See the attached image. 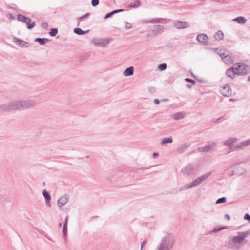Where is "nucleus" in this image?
I'll return each instance as SVG.
<instances>
[{"label":"nucleus","instance_id":"f257e3e1","mask_svg":"<svg viewBox=\"0 0 250 250\" xmlns=\"http://www.w3.org/2000/svg\"><path fill=\"white\" fill-rule=\"evenodd\" d=\"M248 67L243 63L234 64L233 65L228 68L226 72V75L231 79H234L236 75L244 76L248 73Z\"/></svg>","mask_w":250,"mask_h":250},{"label":"nucleus","instance_id":"f03ea898","mask_svg":"<svg viewBox=\"0 0 250 250\" xmlns=\"http://www.w3.org/2000/svg\"><path fill=\"white\" fill-rule=\"evenodd\" d=\"M174 242V236L172 234L167 233L162 238L157 249L158 250H169L172 248Z\"/></svg>","mask_w":250,"mask_h":250},{"label":"nucleus","instance_id":"7ed1b4c3","mask_svg":"<svg viewBox=\"0 0 250 250\" xmlns=\"http://www.w3.org/2000/svg\"><path fill=\"white\" fill-rule=\"evenodd\" d=\"M211 172H207L193 180L191 183L186 184L180 188V191L187 190L198 186L201 183L206 180L211 175Z\"/></svg>","mask_w":250,"mask_h":250},{"label":"nucleus","instance_id":"20e7f679","mask_svg":"<svg viewBox=\"0 0 250 250\" xmlns=\"http://www.w3.org/2000/svg\"><path fill=\"white\" fill-rule=\"evenodd\" d=\"M197 169V166L193 164H188L181 170V173L186 176L194 174Z\"/></svg>","mask_w":250,"mask_h":250},{"label":"nucleus","instance_id":"39448f33","mask_svg":"<svg viewBox=\"0 0 250 250\" xmlns=\"http://www.w3.org/2000/svg\"><path fill=\"white\" fill-rule=\"evenodd\" d=\"M21 110L29 109L35 107L37 104V102L34 99H26L20 101Z\"/></svg>","mask_w":250,"mask_h":250},{"label":"nucleus","instance_id":"423d86ee","mask_svg":"<svg viewBox=\"0 0 250 250\" xmlns=\"http://www.w3.org/2000/svg\"><path fill=\"white\" fill-rule=\"evenodd\" d=\"M91 42L96 46L104 47L110 43V40L107 38H93Z\"/></svg>","mask_w":250,"mask_h":250},{"label":"nucleus","instance_id":"0eeeda50","mask_svg":"<svg viewBox=\"0 0 250 250\" xmlns=\"http://www.w3.org/2000/svg\"><path fill=\"white\" fill-rule=\"evenodd\" d=\"M250 234L249 231L246 232H239L237 236H234L232 240L236 245H240L244 240Z\"/></svg>","mask_w":250,"mask_h":250},{"label":"nucleus","instance_id":"6e6552de","mask_svg":"<svg viewBox=\"0 0 250 250\" xmlns=\"http://www.w3.org/2000/svg\"><path fill=\"white\" fill-rule=\"evenodd\" d=\"M218 53L220 56L221 57L222 61L225 64H230L234 62V58L232 57V56L227 53L222 52V50H220V52Z\"/></svg>","mask_w":250,"mask_h":250},{"label":"nucleus","instance_id":"1a4fd4ad","mask_svg":"<svg viewBox=\"0 0 250 250\" xmlns=\"http://www.w3.org/2000/svg\"><path fill=\"white\" fill-rule=\"evenodd\" d=\"M238 140V139L236 137H230L223 142V144L224 146H229L228 153L232 152L230 151V148L232 146H235V145H233V144L236 142Z\"/></svg>","mask_w":250,"mask_h":250},{"label":"nucleus","instance_id":"9d476101","mask_svg":"<svg viewBox=\"0 0 250 250\" xmlns=\"http://www.w3.org/2000/svg\"><path fill=\"white\" fill-rule=\"evenodd\" d=\"M216 146V143L213 142H209L208 145L204 147L198 148V150L201 152H207L210 149H213Z\"/></svg>","mask_w":250,"mask_h":250},{"label":"nucleus","instance_id":"9b49d317","mask_svg":"<svg viewBox=\"0 0 250 250\" xmlns=\"http://www.w3.org/2000/svg\"><path fill=\"white\" fill-rule=\"evenodd\" d=\"M248 146L246 141H243L235 145V146H232L230 148V151L243 150Z\"/></svg>","mask_w":250,"mask_h":250},{"label":"nucleus","instance_id":"f8f14e48","mask_svg":"<svg viewBox=\"0 0 250 250\" xmlns=\"http://www.w3.org/2000/svg\"><path fill=\"white\" fill-rule=\"evenodd\" d=\"M221 92L223 96L229 97L232 94V90L229 85L226 84L222 87Z\"/></svg>","mask_w":250,"mask_h":250},{"label":"nucleus","instance_id":"ddd939ff","mask_svg":"<svg viewBox=\"0 0 250 250\" xmlns=\"http://www.w3.org/2000/svg\"><path fill=\"white\" fill-rule=\"evenodd\" d=\"M13 42L21 47L28 48L30 46L28 42L16 37L13 38Z\"/></svg>","mask_w":250,"mask_h":250},{"label":"nucleus","instance_id":"4468645a","mask_svg":"<svg viewBox=\"0 0 250 250\" xmlns=\"http://www.w3.org/2000/svg\"><path fill=\"white\" fill-rule=\"evenodd\" d=\"M10 111L21 110L20 101H15L8 103Z\"/></svg>","mask_w":250,"mask_h":250},{"label":"nucleus","instance_id":"2eb2a0df","mask_svg":"<svg viewBox=\"0 0 250 250\" xmlns=\"http://www.w3.org/2000/svg\"><path fill=\"white\" fill-rule=\"evenodd\" d=\"M69 196L67 194H64L63 196L60 198L57 201V204L59 207H62L65 205L68 202Z\"/></svg>","mask_w":250,"mask_h":250},{"label":"nucleus","instance_id":"dca6fc26","mask_svg":"<svg viewBox=\"0 0 250 250\" xmlns=\"http://www.w3.org/2000/svg\"><path fill=\"white\" fill-rule=\"evenodd\" d=\"M42 194H43L44 198L45 199L46 205L49 207H51V203L50 201H51V198L50 195V194L46 190H43L42 191Z\"/></svg>","mask_w":250,"mask_h":250},{"label":"nucleus","instance_id":"f3484780","mask_svg":"<svg viewBox=\"0 0 250 250\" xmlns=\"http://www.w3.org/2000/svg\"><path fill=\"white\" fill-rule=\"evenodd\" d=\"M188 23L186 21H175L174 27L177 29L185 28L188 26Z\"/></svg>","mask_w":250,"mask_h":250},{"label":"nucleus","instance_id":"a211bd4d","mask_svg":"<svg viewBox=\"0 0 250 250\" xmlns=\"http://www.w3.org/2000/svg\"><path fill=\"white\" fill-rule=\"evenodd\" d=\"M190 146V144L188 143H186L183 144H182L180 146L178 147L177 149V151L178 153L182 154L183 153L185 150L189 147Z\"/></svg>","mask_w":250,"mask_h":250},{"label":"nucleus","instance_id":"6ab92c4d","mask_svg":"<svg viewBox=\"0 0 250 250\" xmlns=\"http://www.w3.org/2000/svg\"><path fill=\"white\" fill-rule=\"evenodd\" d=\"M164 20L163 18H154L150 20H143L142 22L145 23H162Z\"/></svg>","mask_w":250,"mask_h":250},{"label":"nucleus","instance_id":"aec40b11","mask_svg":"<svg viewBox=\"0 0 250 250\" xmlns=\"http://www.w3.org/2000/svg\"><path fill=\"white\" fill-rule=\"evenodd\" d=\"M197 40L201 43H205L207 42L208 37L204 34H200L197 36Z\"/></svg>","mask_w":250,"mask_h":250},{"label":"nucleus","instance_id":"412c9836","mask_svg":"<svg viewBox=\"0 0 250 250\" xmlns=\"http://www.w3.org/2000/svg\"><path fill=\"white\" fill-rule=\"evenodd\" d=\"M227 246L228 248L234 250H238L241 248V246L240 245L238 246L236 245L234 242H233L232 239L228 242Z\"/></svg>","mask_w":250,"mask_h":250},{"label":"nucleus","instance_id":"4be33fe9","mask_svg":"<svg viewBox=\"0 0 250 250\" xmlns=\"http://www.w3.org/2000/svg\"><path fill=\"white\" fill-rule=\"evenodd\" d=\"M164 31V27L162 25H158L154 26L153 32L155 35H159L163 33Z\"/></svg>","mask_w":250,"mask_h":250},{"label":"nucleus","instance_id":"5701e85b","mask_svg":"<svg viewBox=\"0 0 250 250\" xmlns=\"http://www.w3.org/2000/svg\"><path fill=\"white\" fill-rule=\"evenodd\" d=\"M10 201V198L7 194L0 192V201L1 202H9Z\"/></svg>","mask_w":250,"mask_h":250},{"label":"nucleus","instance_id":"b1692460","mask_svg":"<svg viewBox=\"0 0 250 250\" xmlns=\"http://www.w3.org/2000/svg\"><path fill=\"white\" fill-rule=\"evenodd\" d=\"M174 120H178L184 118L185 115L182 112H177L171 115Z\"/></svg>","mask_w":250,"mask_h":250},{"label":"nucleus","instance_id":"393cba45","mask_svg":"<svg viewBox=\"0 0 250 250\" xmlns=\"http://www.w3.org/2000/svg\"><path fill=\"white\" fill-rule=\"evenodd\" d=\"M31 21V20L27 17H25V20H24L23 22L26 23L27 27L28 29H32L33 28L35 25V23L34 22H33L32 23H30Z\"/></svg>","mask_w":250,"mask_h":250},{"label":"nucleus","instance_id":"a878e982","mask_svg":"<svg viewBox=\"0 0 250 250\" xmlns=\"http://www.w3.org/2000/svg\"><path fill=\"white\" fill-rule=\"evenodd\" d=\"M134 68L132 66L127 68L123 72V74L125 76H131L133 74Z\"/></svg>","mask_w":250,"mask_h":250},{"label":"nucleus","instance_id":"bb28decb","mask_svg":"<svg viewBox=\"0 0 250 250\" xmlns=\"http://www.w3.org/2000/svg\"><path fill=\"white\" fill-rule=\"evenodd\" d=\"M233 21L239 24H245L247 22V19L242 16L238 17L234 19Z\"/></svg>","mask_w":250,"mask_h":250},{"label":"nucleus","instance_id":"cd10ccee","mask_svg":"<svg viewBox=\"0 0 250 250\" xmlns=\"http://www.w3.org/2000/svg\"><path fill=\"white\" fill-rule=\"evenodd\" d=\"M173 142V139L171 137H166L163 139L161 142V144L163 146L165 145L167 143H171Z\"/></svg>","mask_w":250,"mask_h":250},{"label":"nucleus","instance_id":"c85d7f7f","mask_svg":"<svg viewBox=\"0 0 250 250\" xmlns=\"http://www.w3.org/2000/svg\"><path fill=\"white\" fill-rule=\"evenodd\" d=\"M214 38L217 40H220L223 39L224 37V34L223 33L219 30L215 34H214Z\"/></svg>","mask_w":250,"mask_h":250},{"label":"nucleus","instance_id":"c756f323","mask_svg":"<svg viewBox=\"0 0 250 250\" xmlns=\"http://www.w3.org/2000/svg\"><path fill=\"white\" fill-rule=\"evenodd\" d=\"M49 40L47 38H37L35 39V41L38 42L40 45H44L45 44L46 42Z\"/></svg>","mask_w":250,"mask_h":250},{"label":"nucleus","instance_id":"7c9ffc66","mask_svg":"<svg viewBox=\"0 0 250 250\" xmlns=\"http://www.w3.org/2000/svg\"><path fill=\"white\" fill-rule=\"evenodd\" d=\"M89 30H87L86 31H83L81 28H75L74 30V32L75 33L78 34V35H84L85 33L88 32Z\"/></svg>","mask_w":250,"mask_h":250},{"label":"nucleus","instance_id":"2f4dec72","mask_svg":"<svg viewBox=\"0 0 250 250\" xmlns=\"http://www.w3.org/2000/svg\"><path fill=\"white\" fill-rule=\"evenodd\" d=\"M0 110L3 112L10 111L9 104H4L0 105Z\"/></svg>","mask_w":250,"mask_h":250},{"label":"nucleus","instance_id":"473e14b6","mask_svg":"<svg viewBox=\"0 0 250 250\" xmlns=\"http://www.w3.org/2000/svg\"><path fill=\"white\" fill-rule=\"evenodd\" d=\"M140 1L138 0L134 1L133 3L129 4V6L131 8H137L140 6Z\"/></svg>","mask_w":250,"mask_h":250},{"label":"nucleus","instance_id":"72a5a7b5","mask_svg":"<svg viewBox=\"0 0 250 250\" xmlns=\"http://www.w3.org/2000/svg\"><path fill=\"white\" fill-rule=\"evenodd\" d=\"M67 232V225H66V223H63V236L65 239L66 237Z\"/></svg>","mask_w":250,"mask_h":250},{"label":"nucleus","instance_id":"f704fd0d","mask_svg":"<svg viewBox=\"0 0 250 250\" xmlns=\"http://www.w3.org/2000/svg\"><path fill=\"white\" fill-rule=\"evenodd\" d=\"M58 33V29L57 28L51 29L49 32V34L51 36H55Z\"/></svg>","mask_w":250,"mask_h":250},{"label":"nucleus","instance_id":"c9c22d12","mask_svg":"<svg viewBox=\"0 0 250 250\" xmlns=\"http://www.w3.org/2000/svg\"><path fill=\"white\" fill-rule=\"evenodd\" d=\"M167 68V64L162 63L158 65V69L160 71H164Z\"/></svg>","mask_w":250,"mask_h":250},{"label":"nucleus","instance_id":"e433bc0d","mask_svg":"<svg viewBox=\"0 0 250 250\" xmlns=\"http://www.w3.org/2000/svg\"><path fill=\"white\" fill-rule=\"evenodd\" d=\"M226 201V197H222L217 199L216 201V204H220L222 203H225Z\"/></svg>","mask_w":250,"mask_h":250},{"label":"nucleus","instance_id":"4c0bfd02","mask_svg":"<svg viewBox=\"0 0 250 250\" xmlns=\"http://www.w3.org/2000/svg\"><path fill=\"white\" fill-rule=\"evenodd\" d=\"M25 17H26L21 14H19L18 15L17 18L19 21L23 22L24 20H25Z\"/></svg>","mask_w":250,"mask_h":250},{"label":"nucleus","instance_id":"58836bf2","mask_svg":"<svg viewBox=\"0 0 250 250\" xmlns=\"http://www.w3.org/2000/svg\"><path fill=\"white\" fill-rule=\"evenodd\" d=\"M238 172L240 174H243L246 172V170L244 168L241 167L238 168Z\"/></svg>","mask_w":250,"mask_h":250},{"label":"nucleus","instance_id":"ea45409f","mask_svg":"<svg viewBox=\"0 0 250 250\" xmlns=\"http://www.w3.org/2000/svg\"><path fill=\"white\" fill-rule=\"evenodd\" d=\"M99 0H92L91 4L95 7L99 4Z\"/></svg>","mask_w":250,"mask_h":250},{"label":"nucleus","instance_id":"a19ab883","mask_svg":"<svg viewBox=\"0 0 250 250\" xmlns=\"http://www.w3.org/2000/svg\"><path fill=\"white\" fill-rule=\"evenodd\" d=\"M89 16H90V14L89 13H86L84 16H82V17L79 18V20L80 21H82L83 20H84L85 18H87L88 17H89Z\"/></svg>","mask_w":250,"mask_h":250},{"label":"nucleus","instance_id":"79ce46f5","mask_svg":"<svg viewBox=\"0 0 250 250\" xmlns=\"http://www.w3.org/2000/svg\"><path fill=\"white\" fill-rule=\"evenodd\" d=\"M125 27L126 28V29H130L132 28V25L130 23H128L127 22H125Z\"/></svg>","mask_w":250,"mask_h":250},{"label":"nucleus","instance_id":"37998d69","mask_svg":"<svg viewBox=\"0 0 250 250\" xmlns=\"http://www.w3.org/2000/svg\"><path fill=\"white\" fill-rule=\"evenodd\" d=\"M244 218L245 220H248L249 222H250V215L248 213L245 214Z\"/></svg>","mask_w":250,"mask_h":250},{"label":"nucleus","instance_id":"c03bdc74","mask_svg":"<svg viewBox=\"0 0 250 250\" xmlns=\"http://www.w3.org/2000/svg\"><path fill=\"white\" fill-rule=\"evenodd\" d=\"M41 26H42V27L43 28V29H47L48 26V25L47 23H45V22H42L41 24Z\"/></svg>","mask_w":250,"mask_h":250},{"label":"nucleus","instance_id":"a18cd8bd","mask_svg":"<svg viewBox=\"0 0 250 250\" xmlns=\"http://www.w3.org/2000/svg\"><path fill=\"white\" fill-rule=\"evenodd\" d=\"M185 81L186 82H190L193 84H195V82L193 80H192V79H189V78H186L185 79Z\"/></svg>","mask_w":250,"mask_h":250},{"label":"nucleus","instance_id":"49530a36","mask_svg":"<svg viewBox=\"0 0 250 250\" xmlns=\"http://www.w3.org/2000/svg\"><path fill=\"white\" fill-rule=\"evenodd\" d=\"M113 15V14H112V12H110V13H108L107 14H106L105 16V19H107L108 18H110Z\"/></svg>","mask_w":250,"mask_h":250},{"label":"nucleus","instance_id":"de8ad7c7","mask_svg":"<svg viewBox=\"0 0 250 250\" xmlns=\"http://www.w3.org/2000/svg\"><path fill=\"white\" fill-rule=\"evenodd\" d=\"M148 90L150 92H153L155 91V88L154 87H150L148 88Z\"/></svg>","mask_w":250,"mask_h":250},{"label":"nucleus","instance_id":"09e8293b","mask_svg":"<svg viewBox=\"0 0 250 250\" xmlns=\"http://www.w3.org/2000/svg\"><path fill=\"white\" fill-rule=\"evenodd\" d=\"M146 243V241H144L141 243V250H143V246L145 245Z\"/></svg>","mask_w":250,"mask_h":250},{"label":"nucleus","instance_id":"8fccbe9b","mask_svg":"<svg viewBox=\"0 0 250 250\" xmlns=\"http://www.w3.org/2000/svg\"><path fill=\"white\" fill-rule=\"evenodd\" d=\"M153 102L155 104H158L160 103L159 100L157 99H154Z\"/></svg>","mask_w":250,"mask_h":250},{"label":"nucleus","instance_id":"3c124183","mask_svg":"<svg viewBox=\"0 0 250 250\" xmlns=\"http://www.w3.org/2000/svg\"><path fill=\"white\" fill-rule=\"evenodd\" d=\"M225 218L226 219H227L228 220H230V216L228 214H225Z\"/></svg>","mask_w":250,"mask_h":250},{"label":"nucleus","instance_id":"603ef678","mask_svg":"<svg viewBox=\"0 0 250 250\" xmlns=\"http://www.w3.org/2000/svg\"><path fill=\"white\" fill-rule=\"evenodd\" d=\"M159 154L156 152H154L153 154V157L155 158L158 156Z\"/></svg>","mask_w":250,"mask_h":250},{"label":"nucleus","instance_id":"864d4df0","mask_svg":"<svg viewBox=\"0 0 250 250\" xmlns=\"http://www.w3.org/2000/svg\"><path fill=\"white\" fill-rule=\"evenodd\" d=\"M67 222H68V216H66L65 217L64 223H66V225H67Z\"/></svg>","mask_w":250,"mask_h":250},{"label":"nucleus","instance_id":"5fc2aeb1","mask_svg":"<svg viewBox=\"0 0 250 250\" xmlns=\"http://www.w3.org/2000/svg\"><path fill=\"white\" fill-rule=\"evenodd\" d=\"M111 12L113 15L114 14L117 13L118 11H117V10H115L112 11Z\"/></svg>","mask_w":250,"mask_h":250},{"label":"nucleus","instance_id":"6e6d98bb","mask_svg":"<svg viewBox=\"0 0 250 250\" xmlns=\"http://www.w3.org/2000/svg\"><path fill=\"white\" fill-rule=\"evenodd\" d=\"M247 143V145L248 146L249 145H250V139H249V140H246Z\"/></svg>","mask_w":250,"mask_h":250},{"label":"nucleus","instance_id":"4d7b16f0","mask_svg":"<svg viewBox=\"0 0 250 250\" xmlns=\"http://www.w3.org/2000/svg\"><path fill=\"white\" fill-rule=\"evenodd\" d=\"M124 11V9H118V10H117L118 13H119V12H123V11Z\"/></svg>","mask_w":250,"mask_h":250},{"label":"nucleus","instance_id":"13d9d810","mask_svg":"<svg viewBox=\"0 0 250 250\" xmlns=\"http://www.w3.org/2000/svg\"><path fill=\"white\" fill-rule=\"evenodd\" d=\"M223 118V117H220L217 119V120L215 121L216 123L218 122L220 120H221Z\"/></svg>","mask_w":250,"mask_h":250},{"label":"nucleus","instance_id":"bf43d9fd","mask_svg":"<svg viewBox=\"0 0 250 250\" xmlns=\"http://www.w3.org/2000/svg\"><path fill=\"white\" fill-rule=\"evenodd\" d=\"M187 87H188V88H190V87H191V86L190 84H187Z\"/></svg>","mask_w":250,"mask_h":250},{"label":"nucleus","instance_id":"052dcab7","mask_svg":"<svg viewBox=\"0 0 250 250\" xmlns=\"http://www.w3.org/2000/svg\"><path fill=\"white\" fill-rule=\"evenodd\" d=\"M248 81L250 82V76H249V77L248 78Z\"/></svg>","mask_w":250,"mask_h":250},{"label":"nucleus","instance_id":"680f3d73","mask_svg":"<svg viewBox=\"0 0 250 250\" xmlns=\"http://www.w3.org/2000/svg\"><path fill=\"white\" fill-rule=\"evenodd\" d=\"M61 225H62V224H61V223H60V224H59V226H61Z\"/></svg>","mask_w":250,"mask_h":250},{"label":"nucleus","instance_id":"e2e57ef3","mask_svg":"<svg viewBox=\"0 0 250 250\" xmlns=\"http://www.w3.org/2000/svg\"><path fill=\"white\" fill-rule=\"evenodd\" d=\"M228 170H231V168H229V169H228Z\"/></svg>","mask_w":250,"mask_h":250},{"label":"nucleus","instance_id":"0e129e2a","mask_svg":"<svg viewBox=\"0 0 250 250\" xmlns=\"http://www.w3.org/2000/svg\"><path fill=\"white\" fill-rule=\"evenodd\" d=\"M10 17H12V15H10Z\"/></svg>","mask_w":250,"mask_h":250},{"label":"nucleus","instance_id":"69168bd1","mask_svg":"<svg viewBox=\"0 0 250 250\" xmlns=\"http://www.w3.org/2000/svg\"><path fill=\"white\" fill-rule=\"evenodd\" d=\"M10 17H12V15H10Z\"/></svg>","mask_w":250,"mask_h":250}]
</instances>
